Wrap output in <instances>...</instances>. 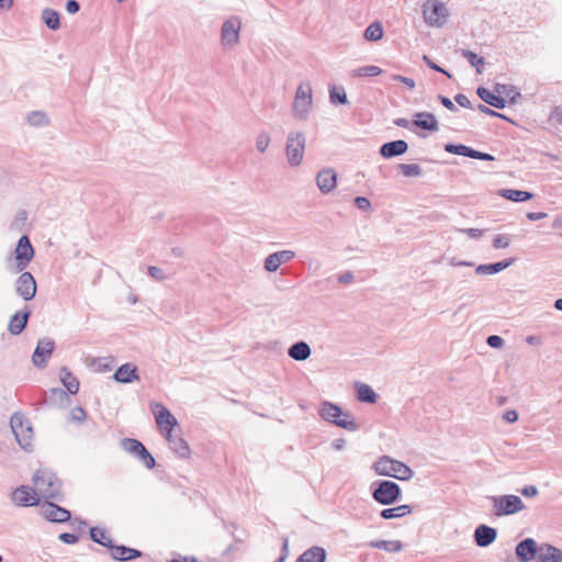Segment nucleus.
<instances>
[{
    "mask_svg": "<svg viewBox=\"0 0 562 562\" xmlns=\"http://www.w3.org/2000/svg\"><path fill=\"white\" fill-rule=\"evenodd\" d=\"M495 92L499 94V97L508 98L512 102H515L517 98L520 97V93L515 90L514 86L510 85H502L497 83L495 86Z\"/></svg>",
    "mask_w": 562,
    "mask_h": 562,
    "instance_id": "a19ab883",
    "label": "nucleus"
},
{
    "mask_svg": "<svg viewBox=\"0 0 562 562\" xmlns=\"http://www.w3.org/2000/svg\"><path fill=\"white\" fill-rule=\"evenodd\" d=\"M43 21L50 30H58L60 26L59 13L53 9H44L42 12Z\"/></svg>",
    "mask_w": 562,
    "mask_h": 562,
    "instance_id": "e433bc0d",
    "label": "nucleus"
},
{
    "mask_svg": "<svg viewBox=\"0 0 562 562\" xmlns=\"http://www.w3.org/2000/svg\"><path fill=\"white\" fill-rule=\"evenodd\" d=\"M111 555L114 560L117 561H128L127 559V547L125 546H112Z\"/></svg>",
    "mask_w": 562,
    "mask_h": 562,
    "instance_id": "09e8293b",
    "label": "nucleus"
},
{
    "mask_svg": "<svg viewBox=\"0 0 562 562\" xmlns=\"http://www.w3.org/2000/svg\"><path fill=\"white\" fill-rule=\"evenodd\" d=\"M54 350V341L49 338H43L37 342L35 351L32 356L33 364L37 368H44L47 359Z\"/></svg>",
    "mask_w": 562,
    "mask_h": 562,
    "instance_id": "dca6fc26",
    "label": "nucleus"
},
{
    "mask_svg": "<svg viewBox=\"0 0 562 562\" xmlns=\"http://www.w3.org/2000/svg\"><path fill=\"white\" fill-rule=\"evenodd\" d=\"M113 378L116 382L124 384L139 381L137 367L131 362L120 366Z\"/></svg>",
    "mask_w": 562,
    "mask_h": 562,
    "instance_id": "6ab92c4d",
    "label": "nucleus"
},
{
    "mask_svg": "<svg viewBox=\"0 0 562 562\" xmlns=\"http://www.w3.org/2000/svg\"><path fill=\"white\" fill-rule=\"evenodd\" d=\"M30 316V312H18L15 313L10 322H9V331L12 335H19L25 328L27 324V319Z\"/></svg>",
    "mask_w": 562,
    "mask_h": 562,
    "instance_id": "cd10ccee",
    "label": "nucleus"
},
{
    "mask_svg": "<svg viewBox=\"0 0 562 562\" xmlns=\"http://www.w3.org/2000/svg\"><path fill=\"white\" fill-rule=\"evenodd\" d=\"M241 20L239 16H231L221 27V45L226 49L235 48L240 40Z\"/></svg>",
    "mask_w": 562,
    "mask_h": 562,
    "instance_id": "9b49d317",
    "label": "nucleus"
},
{
    "mask_svg": "<svg viewBox=\"0 0 562 562\" xmlns=\"http://www.w3.org/2000/svg\"><path fill=\"white\" fill-rule=\"evenodd\" d=\"M41 495L29 486H20L12 493V501L19 506H33L40 501Z\"/></svg>",
    "mask_w": 562,
    "mask_h": 562,
    "instance_id": "2eb2a0df",
    "label": "nucleus"
},
{
    "mask_svg": "<svg viewBox=\"0 0 562 562\" xmlns=\"http://www.w3.org/2000/svg\"><path fill=\"white\" fill-rule=\"evenodd\" d=\"M503 419L507 423H515L518 419V413L515 409L506 411L503 414Z\"/></svg>",
    "mask_w": 562,
    "mask_h": 562,
    "instance_id": "69168bd1",
    "label": "nucleus"
},
{
    "mask_svg": "<svg viewBox=\"0 0 562 562\" xmlns=\"http://www.w3.org/2000/svg\"><path fill=\"white\" fill-rule=\"evenodd\" d=\"M306 136L301 131H291L285 139V158L290 167L302 165L305 155Z\"/></svg>",
    "mask_w": 562,
    "mask_h": 562,
    "instance_id": "20e7f679",
    "label": "nucleus"
},
{
    "mask_svg": "<svg viewBox=\"0 0 562 562\" xmlns=\"http://www.w3.org/2000/svg\"><path fill=\"white\" fill-rule=\"evenodd\" d=\"M407 149V143L403 139H397L383 144L380 147V155L389 159L405 154Z\"/></svg>",
    "mask_w": 562,
    "mask_h": 562,
    "instance_id": "4be33fe9",
    "label": "nucleus"
},
{
    "mask_svg": "<svg viewBox=\"0 0 562 562\" xmlns=\"http://www.w3.org/2000/svg\"><path fill=\"white\" fill-rule=\"evenodd\" d=\"M325 550L319 547H313L303 552L295 562H325Z\"/></svg>",
    "mask_w": 562,
    "mask_h": 562,
    "instance_id": "c85d7f7f",
    "label": "nucleus"
},
{
    "mask_svg": "<svg viewBox=\"0 0 562 562\" xmlns=\"http://www.w3.org/2000/svg\"><path fill=\"white\" fill-rule=\"evenodd\" d=\"M382 74V69L378 66H363L351 70L352 77H374Z\"/></svg>",
    "mask_w": 562,
    "mask_h": 562,
    "instance_id": "79ce46f5",
    "label": "nucleus"
},
{
    "mask_svg": "<svg viewBox=\"0 0 562 562\" xmlns=\"http://www.w3.org/2000/svg\"><path fill=\"white\" fill-rule=\"evenodd\" d=\"M493 514L497 517L515 515L526 508L521 498L517 495H499L490 497Z\"/></svg>",
    "mask_w": 562,
    "mask_h": 562,
    "instance_id": "6e6552de",
    "label": "nucleus"
},
{
    "mask_svg": "<svg viewBox=\"0 0 562 562\" xmlns=\"http://www.w3.org/2000/svg\"><path fill=\"white\" fill-rule=\"evenodd\" d=\"M413 125L430 132H437L439 130L437 119L432 113L429 112L416 113L415 120L413 121Z\"/></svg>",
    "mask_w": 562,
    "mask_h": 562,
    "instance_id": "b1692460",
    "label": "nucleus"
},
{
    "mask_svg": "<svg viewBox=\"0 0 562 562\" xmlns=\"http://www.w3.org/2000/svg\"><path fill=\"white\" fill-rule=\"evenodd\" d=\"M43 516L53 522H64L70 518V513L53 503H47L42 506Z\"/></svg>",
    "mask_w": 562,
    "mask_h": 562,
    "instance_id": "aec40b11",
    "label": "nucleus"
},
{
    "mask_svg": "<svg viewBox=\"0 0 562 562\" xmlns=\"http://www.w3.org/2000/svg\"><path fill=\"white\" fill-rule=\"evenodd\" d=\"M294 258L295 252L293 250H279L270 254L265 259L263 267L268 272H276L281 265L286 263Z\"/></svg>",
    "mask_w": 562,
    "mask_h": 562,
    "instance_id": "a211bd4d",
    "label": "nucleus"
},
{
    "mask_svg": "<svg viewBox=\"0 0 562 562\" xmlns=\"http://www.w3.org/2000/svg\"><path fill=\"white\" fill-rule=\"evenodd\" d=\"M90 537L94 542L109 549L113 546L110 535L104 529L98 527L91 528Z\"/></svg>",
    "mask_w": 562,
    "mask_h": 562,
    "instance_id": "f704fd0d",
    "label": "nucleus"
},
{
    "mask_svg": "<svg viewBox=\"0 0 562 562\" xmlns=\"http://www.w3.org/2000/svg\"><path fill=\"white\" fill-rule=\"evenodd\" d=\"M513 238L510 235L498 234L493 238V247L495 249H505L510 246Z\"/></svg>",
    "mask_w": 562,
    "mask_h": 562,
    "instance_id": "49530a36",
    "label": "nucleus"
},
{
    "mask_svg": "<svg viewBox=\"0 0 562 562\" xmlns=\"http://www.w3.org/2000/svg\"><path fill=\"white\" fill-rule=\"evenodd\" d=\"M33 257L34 248L31 245L30 238L23 235L18 241L14 257L7 260V268L12 273H20L29 266Z\"/></svg>",
    "mask_w": 562,
    "mask_h": 562,
    "instance_id": "423d86ee",
    "label": "nucleus"
},
{
    "mask_svg": "<svg viewBox=\"0 0 562 562\" xmlns=\"http://www.w3.org/2000/svg\"><path fill=\"white\" fill-rule=\"evenodd\" d=\"M402 495L400 485L393 481H380L372 491L373 499L381 505H392Z\"/></svg>",
    "mask_w": 562,
    "mask_h": 562,
    "instance_id": "9d476101",
    "label": "nucleus"
},
{
    "mask_svg": "<svg viewBox=\"0 0 562 562\" xmlns=\"http://www.w3.org/2000/svg\"><path fill=\"white\" fill-rule=\"evenodd\" d=\"M270 143H271V136H270L269 132H267L266 130H261L256 135L255 146H256V150L259 154L266 153V150L268 149Z\"/></svg>",
    "mask_w": 562,
    "mask_h": 562,
    "instance_id": "4c0bfd02",
    "label": "nucleus"
},
{
    "mask_svg": "<svg viewBox=\"0 0 562 562\" xmlns=\"http://www.w3.org/2000/svg\"><path fill=\"white\" fill-rule=\"evenodd\" d=\"M373 471L381 476H390L400 481H408L414 476V471L404 462L389 456L378 458L372 464Z\"/></svg>",
    "mask_w": 562,
    "mask_h": 562,
    "instance_id": "f03ea898",
    "label": "nucleus"
},
{
    "mask_svg": "<svg viewBox=\"0 0 562 562\" xmlns=\"http://www.w3.org/2000/svg\"><path fill=\"white\" fill-rule=\"evenodd\" d=\"M33 486L41 497L59 499L60 481L52 471L47 469L36 471L33 476Z\"/></svg>",
    "mask_w": 562,
    "mask_h": 562,
    "instance_id": "7ed1b4c3",
    "label": "nucleus"
},
{
    "mask_svg": "<svg viewBox=\"0 0 562 562\" xmlns=\"http://www.w3.org/2000/svg\"><path fill=\"white\" fill-rule=\"evenodd\" d=\"M501 196L514 201V202H525L532 199V193L521 190L515 189H503L499 192Z\"/></svg>",
    "mask_w": 562,
    "mask_h": 562,
    "instance_id": "473e14b6",
    "label": "nucleus"
},
{
    "mask_svg": "<svg viewBox=\"0 0 562 562\" xmlns=\"http://www.w3.org/2000/svg\"><path fill=\"white\" fill-rule=\"evenodd\" d=\"M438 99L440 100L441 104L447 108L450 111H457V106L454 103L447 97L439 95Z\"/></svg>",
    "mask_w": 562,
    "mask_h": 562,
    "instance_id": "774afa93",
    "label": "nucleus"
},
{
    "mask_svg": "<svg viewBox=\"0 0 562 562\" xmlns=\"http://www.w3.org/2000/svg\"><path fill=\"white\" fill-rule=\"evenodd\" d=\"M423 59L427 64V66L429 68H431L432 70L442 72V74L447 75L448 77H450V75L445 69H442L437 64H435L428 56L424 55Z\"/></svg>",
    "mask_w": 562,
    "mask_h": 562,
    "instance_id": "e2e57ef3",
    "label": "nucleus"
},
{
    "mask_svg": "<svg viewBox=\"0 0 562 562\" xmlns=\"http://www.w3.org/2000/svg\"><path fill=\"white\" fill-rule=\"evenodd\" d=\"M513 262L514 258H509L507 260L498 261L495 263L479 265L475 268V272L481 276L495 274L508 268Z\"/></svg>",
    "mask_w": 562,
    "mask_h": 562,
    "instance_id": "bb28decb",
    "label": "nucleus"
},
{
    "mask_svg": "<svg viewBox=\"0 0 562 562\" xmlns=\"http://www.w3.org/2000/svg\"><path fill=\"white\" fill-rule=\"evenodd\" d=\"M520 493L526 497H535L539 491L535 485H527L520 490Z\"/></svg>",
    "mask_w": 562,
    "mask_h": 562,
    "instance_id": "052dcab7",
    "label": "nucleus"
},
{
    "mask_svg": "<svg viewBox=\"0 0 562 562\" xmlns=\"http://www.w3.org/2000/svg\"><path fill=\"white\" fill-rule=\"evenodd\" d=\"M477 110L486 115H490V116H496V117H501V119H506L505 115L490 109L488 106L484 105V104H479L477 105Z\"/></svg>",
    "mask_w": 562,
    "mask_h": 562,
    "instance_id": "bf43d9fd",
    "label": "nucleus"
},
{
    "mask_svg": "<svg viewBox=\"0 0 562 562\" xmlns=\"http://www.w3.org/2000/svg\"><path fill=\"white\" fill-rule=\"evenodd\" d=\"M26 122L33 127H44L49 125L50 120L44 111H32L27 113Z\"/></svg>",
    "mask_w": 562,
    "mask_h": 562,
    "instance_id": "2f4dec72",
    "label": "nucleus"
},
{
    "mask_svg": "<svg viewBox=\"0 0 562 562\" xmlns=\"http://www.w3.org/2000/svg\"><path fill=\"white\" fill-rule=\"evenodd\" d=\"M86 411L80 406L74 407L69 413V420L72 423L81 424L86 420Z\"/></svg>",
    "mask_w": 562,
    "mask_h": 562,
    "instance_id": "3c124183",
    "label": "nucleus"
},
{
    "mask_svg": "<svg viewBox=\"0 0 562 562\" xmlns=\"http://www.w3.org/2000/svg\"><path fill=\"white\" fill-rule=\"evenodd\" d=\"M59 540L67 544H74L78 542L79 538L75 533L64 532L59 535Z\"/></svg>",
    "mask_w": 562,
    "mask_h": 562,
    "instance_id": "4d7b16f0",
    "label": "nucleus"
},
{
    "mask_svg": "<svg viewBox=\"0 0 562 562\" xmlns=\"http://www.w3.org/2000/svg\"><path fill=\"white\" fill-rule=\"evenodd\" d=\"M16 293L25 301L32 300L36 294V281L32 273L23 272L15 283Z\"/></svg>",
    "mask_w": 562,
    "mask_h": 562,
    "instance_id": "ddd939ff",
    "label": "nucleus"
},
{
    "mask_svg": "<svg viewBox=\"0 0 562 562\" xmlns=\"http://www.w3.org/2000/svg\"><path fill=\"white\" fill-rule=\"evenodd\" d=\"M329 100H330V103H333V104H337V103L346 104L348 102V99H347L345 89L342 87H340V88L333 87L329 90Z\"/></svg>",
    "mask_w": 562,
    "mask_h": 562,
    "instance_id": "c03bdc74",
    "label": "nucleus"
},
{
    "mask_svg": "<svg viewBox=\"0 0 562 562\" xmlns=\"http://www.w3.org/2000/svg\"><path fill=\"white\" fill-rule=\"evenodd\" d=\"M60 381L70 394H77L79 391V381L77 378L67 369L61 368Z\"/></svg>",
    "mask_w": 562,
    "mask_h": 562,
    "instance_id": "c756f323",
    "label": "nucleus"
},
{
    "mask_svg": "<svg viewBox=\"0 0 562 562\" xmlns=\"http://www.w3.org/2000/svg\"><path fill=\"white\" fill-rule=\"evenodd\" d=\"M497 531L495 528L480 525L474 531V541L479 547L485 548L495 541Z\"/></svg>",
    "mask_w": 562,
    "mask_h": 562,
    "instance_id": "412c9836",
    "label": "nucleus"
},
{
    "mask_svg": "<svg viewBox=\"0 0 562 562\" xmlns=\"http://www.w3.org/2000/svg\"><path fill=\"white\" fill-rule=\"evenodd\" d=\"M539 562H562V550L549 543L539 546Z\"/></svg>",
    "mask_w": 562,
    "mask_h": 562,
    "instance_id": "5701e85b",
    "label": "nucleus"
},
{
    "mask_svg": "<svg viewBox=\"0 0 562 562\" xmlns=\"http://www.w3.org/2000/svg\"><path fill=\"white\" fill-rule=\"evenodd\" d=\"M471 158L480 159V160H488V161H492L495 159L494 156L486 154V153L475 150V149H472Z\"/></svg>",
    "mask_w": 562,
    "mask_h": 562,
    "instance_id": "680f3d73",
    "label": "nucleus"
},
{
    "mask_svg": "<svg viewBox=\"0 0 562 562\" xmlns=\"http://www.w3.org/2000/svg\"><path fill=\"white\" fill-rule=\"evenodd\" d=\"M10 427L20 447L30 450L33 437L30 420L22 413H14L10 418Z\"/></svg>",
    "mask_w": 562,
    "mask_h": 562,
    "instance_id": "1a4fd4ad",
    "label": "nucleus"
},
{
    "mask_svg": "<svg viewBox=\"0 0 562 562\" xmlns=\"http://www.w3.org/2000/svg\"><path fill=\"white\" fill-rule=\"evenodd\" d=\"M383 37V27L380 22L371 23L364 31V38L367 41L376 42Z\"/></svg>",
    "mask_w": 562,
    "mask_h": 562,
    "instance_id": "58836bf2",
    "label": "nucleus"
},
{
    "mask_svg": "<svg viewBox=\"0 0 562 562\" xmlns=\"http://www.w3.org/2000/svg\"><path fill=\"white\" fill-rule=\"evenodd\" d=\"M458 231L463 233V234H465V235H468L472 239L480 238L483 235V233H484V231L479 229V228H460Z\"/></svg>",
    "mask_w": 562,
    "mask_h": 562,
    "instance_id": "5fc2aeb1",
    "label": "nucleus"
},
{
    "mask_svg": "<svg viewBox=\"0 0 562 562\" xmlns=\"http://www.w3.org/2000/svg\"><path fill=\"white\" fill-rule=\"evenodd\" d=\"M516 555L520 562H530L539 554V547L535 539L526 538L516 546Z\"/></svg>",
    "mask_w": 562,
    "mask_h": 562,
    "instance_id": "f3484780",
    "label": "nucleus"
},
{
    "mask_svg": "<svg viewBox=\"0 0 562 562\" xmlns=\"http://www.w3.org/2000/svg\"><path fill=\"white\" fill-rule=\"evenodd\" d=\"M80 5L76 0H68L66 3V10L70 14H75L79 11Z\"/></svg>",
    "mask_w": 562,
    "mask_h": 562,
    "instance_id": "338daca9",
    "label": "nucleus"
},
{
    "mask_svg": "<svg viewBox=\"0 0 562 562\" xmlns=\"http://www.w3.org/2000/svg\"><path fill=\"white\" fill-rule=\"evenodd\" d=\"M357 398L360 402L374 403L376 401V394L372 387L368 384H357Z\"/></svg>",
    "mask_w": 562,
    "mask_h": 562,
    "instance_id": "c9c22d12",
    "label": "nucleus"
},
{
    "mask_svg": "<svg viewBox=\"0 0 562 562\" xmlns=\"http://www.w3.org/2000/svg\"><path fill=\"white\" fill-rule=\"evenodd\" d=\"M445 150L450 154L470 157L472 155V148L465 145L447 144Z\"/></svg>",
    "mask_w": 562,
    "mask_h": 562,
    "instance_id": "a18cd8bd",
    "label": "nucleus"
},
{
    "mask_svg": "<svg viewBox=\"0 0 562 562\" xmlns=\"http://www.w3.org/2000/svg\"><path fill=\"white\" fill-rule=\"evenodd\" d=\"M355 204L358 209L360 210H363V211H368L371 209V202L369 199L364 198V196H357L355 199Z\"/></svg>",
    "mask_w": 562,
    "mask_h": 562,
    "instance_id": "6e6d98bb",
    "label": "nucleus"
},
{
    "mask_svg": "<svg viewBox=\"0 0 562 562\" xmlns=\"http://www.w3.org/2000/svg\"><path fill=\"white\" fill-rule=\"evenodd\" d=\"M486 342L492 348H501L504 345V339L497 335H491L487 337Z\"/></svg>",
    "mask_w": 562,
    "mask_h": 562,
    "instance_id": "864d4df0",
    "label": "nucleus"
},
{
    "mask_svg": "<svg viewBox=\"0 0 562 562\" xmlns=\"http://www.w3.org/2000/svg\"><path fill=\"white\" fill-rule=\"evenodd\" d=\"M148 274L156 281H165L169 278L161 268L156 266L148 267Z\"/></svg>",
    "mask_w": 562,
    "mask_h": 562,
    "instance_id": "603ef678",
    "label": "nucleus"
},
{
    "mask_svg": "<svg viewBox=\"0 0 562 562\" xmlns=\"http://www.w3.org/2000/svg\"><path fill=\"white\" fill-rule=\"evenodd\" d=\"M454 100L456 102L460 105V106H463V108H471V101L468 99L467 95L462 94V93H458L456 97H454Z\"/></svg>",
    "mask_w": 562,
    "mask_h": 562,
    "instance_id": "0e129e2a",
    "label": "nucleus"
},
{
    "mask_svg": "<svg viewBox=\"0 0 562 562\" xmlns=\"http://www.w3.org/2000/svg\"><path fill=\"white\" fill-rule=\"evenodd\" d=\"M319 415L326 422L333 423L336 426L355 431L358 429L357 424L355 423L352 416L344 412L339 406L331 404L329 402H325L322 404L319 409Z\"/></svg>",
    "mask_w": 562,
    "mask_h": 562,
    "instance_id": "0eeeda50",
    "label": "nucleus"
},
{
    "mask_svg": "<svg viewBox=\"0 0 562 562\" xmlns=\"http://www.w3.org/2000/svg\"><path fill=\"white\" fill-rule=\"evenodd\" d=\"M477 95L491 106L496 109H504L506 106V101L503 97H499L498 93H494L484 87H480L476 90Z\"/></svg>",
    "mask_w": 562,
    "mask_h": 562,
    "instance_id": "393cba45",
    "label": "nucleus"
},
{
    "mask_svg": "<svg viewBox=\"0 0 562 562\" xmlns=\"http://www.w3.org/2000/svg\"><path fill=\"white\" fill-rule=\"evenodd\" d=\"M316 186L324 194L333 192L337 187V172L333 168H324L316 175Z\"/></svg>",
    "mask_w": 562,
    "mask_h": 562,
    "instance_id": "4468645a",
    "label": "nucleus"
},
{
    "mask_svg": "<svg viewBox=\"0 0 562 562\" xmlns=\"http://www.w3.org/2000/svg\"><path fill=\"white\" fill-rule=\"evenodd\" d=\"M150 408L155 415L159 431L168 441L170 449L180 458H189L190 448L180 435V427L176 417L161 403L153 402Z\"/></svg>",
    "mask_w": 562,
    "mask_h": 562,
    "instance_id": "f257e3e1",
    "label": "nucleus"
},
{
    "mask_svg": "<svg viewBox=\"0 0 562 562\" xmlns=\"http://www.w3.org/2000/svg\"><path fill=\"white\" fill-rule=\"evenodd\" d=\"M400 169L405 177H418L422 175V168L416 164H402Z\"/></svg>",
    "mask_w": 562,
    "mask_h": 562,
    "instance_id": "de8ad7c7",
    "label": "nucleus"
},
{
    "mask_svg": "<svg viewBox=\"0 0 562 562\" xmlns=\"http://www.w3.org/2000/svg\"><path fill=\"white\" fill-rule=\"evenodd\" d=\"M412 506L411 505H400L397 507L393 508H385L381 510L380 516L384 519H394V518H401L406 515H409L412 513Z\"/></svg>",
    "mask_w": 562,
    "mask_h": 562,
    "instance_id": "7c9ffc66",
    "label": "nucleus"
},
{
    "mask_svg": "<svg viewBox=\"0 0 562 562\" xmlns=\"http://www.w3.org/2000/svg\"><path fill=\"white\" fill-rule=\"evenodd\" d=\"M311 353V347L305 341H297L288 349L289 357L296 361L308 359Z\"/></svg>",
    "mask_w": 562,
    "mask_h": 562,
    "instance_id": "a878e982",
    "label": "nucleus"
},
{
    "mask_svg": "<svg viewBox=\"0 0 562 562\" xmlns=\"http://www.w3.org/2000/svg\"><path fill=\"white\" fill-rule=\"evenodd\" d=\"M121 446L126 452L135 457H137L140 453V451H143V449L145 448V446L140 441L132 438L123 439L121 441Z\"/></svg>",
    "mask_w": 562,
    "mask_h": 562,
    "instance_id": "ea45409f",
    "label": "nucleus"
},
{
    "mask_svg": "<svg viewBox=\"0 0 562 562\" xmlns=\"http://www.w3.org/2000/svg\"><path fill=\"white\" fill-rule=\"evenodd\" d=\"M138 460L144 464L147 469H153L156 464V461L154 457L150 454V452L144 448L143 451L136 457Z\"/></svg>",
    "mask_w": 562,
    "mask_h": 562,
    "instance_id": "8fccbe9b",
    "label": "nucleus"
},
{
    "mask_svg": "<svg viewBox=\"0 0 562 562\" xmlns=\"http://www.w3.org/2000/svg\"><path fill=\"white\" fill-rule=\"evenodd\" d=\"M312 86L310 82H301L295 91L292 103V115L295 120L305 121L313 106Z\"/></svg>",
    "mask_w": 562,
    "mask_h": 562,
    "instance_id": "39448f33",
    "label": "nucleus"
},
{
    "mask_svg": "<svg viewBox=\"0 0 562 562\" xmlns=\"http://www.w3.org/2000/svg\"><path fill=\"white\" fill-rule=\"evenodd\" d=\"M423 15L429 26L441 27L448 15L445 3L437 0H428L423 5Z\"/></svg>",
    "mask_w": 562,
    "mask_h": 562,
    "instance_id": "f8f14e48",
    "label": "nucleus"
},
{
    "mask_svg": "<svg viewBox=\"0 0 562 562\" xmlns=\"http://www.w3.org/2000/svg\"><path fill=\"white\" fill-rule=\"evenodd\" d=\"M371 548L385 550L389 552H400L403 549V543L398 540H375L369 543Z\"/></svg>",
    "mask_w": 562,
    "mask_h": 562,
    "instance_id": "72a5a7b5",
    "label": "nucleus"
},
{
    "mask_svg": "<svg viewBox=\"0 0 562 562\" xmlns=\"http://www.w3.org/2000/svg\"><path fill=\"white\" fill-rule=\"evenodd\" d=\"M462 56L468 59L471 66L475 67L477 74H482L484 66V58L476 55L471 50L463 49L461 52Z\"/></svg>",
    "mask_w": 562,
    "mask_h": 562,
    "instance_id": "37998d69",
    "label": "nucleus"
},
{
    "mask_svg": "<svg viewBox=\"0 0 562 562\" xmlns=\"http://www.w3.org/2000/svg\"><path fill=\"white\" fill-rule=\"evenodd\" d=\"M392 78L395 81L404 83L406 87H408L412 90L415 88V81L412 78L404 77V76H401V75H393Z\"/></svg>",
    "mask_w": 562,
    "mask_h": 562,
    "instance_id": "13d9d810",
    "label": "nucleus"
}]
</instances>
